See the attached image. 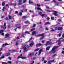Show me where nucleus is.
<instances>
[{"mask_svg": "<svg viewBox=\"0 0 64 64\" xmlns=\"http://www.w3.org/2000/svg\"><path fill=\"white\" fill-rule=\"evenodd\" d=\"M55 30L52 29L50 30L51 32H55L56 30H62L63 28L61 26H56L55 28Z\"/></svg>", "mask_w": 64, "mask_h": 64, "instance_id": "nucleus-1", "label": "nucleus"}, {"mask_svg": "<svg viewBox=\"0 0 64 64\" xmlns=\"http://www.w3.org/2000/svg\"><path fill=\"white\" fill-rule=\"evenodd\" d=\"M58 46H55L53 47L52 48V50L51 51L52 52H53L52 53L54 54V53L56 52V50L55 49H57L58 48Z\"/></svg>", "mask_w": 64, "mask_h": 64, "instance_id": "nucleus-2", "label": "nucleus"}, {"mask_svg": "<svg viewBox=\"0 0 64 64\" xmlns=\"http://www.w3.org/2000/svg\"><path fill=\"white\" fill-rule=\"evenodd\" d=\"M52 12L54 13L53 14L55 16H58V14H57V13H58V12L56 11H52Z\"/></svg>", "mask_w": 64, "mask_h": 64, "instance_id": "nucleus-3", "label": "nucleus"}, {"mask_svg": "<svg viewBox=\"0 0 64 64\" xmlns=\"http://www.w3.org/2000/svg\"><path fill=\"white\" fill-rule=\"evenodd\" d=\"M44 35V34H38V36H42V37L40 38V40H42L43 38H44V36H43Z\"/></svg>", "mask_w": 64, "mask_h": 64, "instance_id": "nucleus-4", "label": "nucleus"}, {"mask_svg": "<svg viewBox=\"0 0 64 64\" xmlns=\"http://www.w3.org/2000/svg\"><path fill=\"white\" fill-rule=\"evenodd\" d=\"M22 0H19L18 1V4L19 5H22L23 3L22 2Z\"/></svg>", "mask_w": 64, "mask_h": 64, "instance_id": "nucleus-5", "label": "nucleus"}, {"mask_svg": "<svg viewBox=\"0 0 64 64\" xmlns=\"http://www.w3.org/2000/svg\"><path fill=\"white\" fill-rule=\"evenodd\" d=\"M5 38H8L9 37V34H5Z\"/></svg>", "mask_w": 64, "mask_h": 64, "instance_id": "nucleus-6", "label": "nucleus"}, {"mask_svg": "<svg viewBox=\"0 0 64 64\" xmlns=\"http://www.w3.org/2000/svg\"><path fill=\"white\" fill-rule=\"evenodd\" d=\"M42 51V49H40V50L38 52V55H40L41 53V52Z\"/></svg>", "mask_w": 64, "mask_h": 64, "instance_id": "nucleus-7", "label": "nucleus"}, {"mask_svg": "<svg viewBox=\"0 0 64 64\" xmlns=\"http://www.w3.org/2000/svg\"><path fill=\"white\" fill-rule=\"evenodd\" d=\"M23 48L24 49V52H26V48L25 47H24Z\"/></svg>", "mask_w": 64, "mask_h": 64, "instance_id": "nucleus-8", "label": "nucleus"}, {"mask_svg": "<svg viewBox=\"0 0 64 64\" xmlns=\"http://www.w3.org/2000/svg\"><path fill=\"white\" fill-rule=\"evenodd\" d=\"M37 34V32L36 31H34L32 33V35H34V34Z\"/></svg>", "mask_w": 64, "mask_h": 64, "instance_id": "nucleus-9", "label": "nucleus"}, {"mask_svg": "<svg viewBox=\"0 0 64 64\" xmlns=\"http://www.w3.org/2000/svg\"><path fill=\"white\" fill-rule=\"evenodd\" d=\"M54 61H55V60H50L48 62V63H51L52 62H54Z\"/></svg>", "mask_w": 64, "mask_h": 64, "instance_id": "nucleus-10", "label": "nucleus"}, {"mask_svg": "<svg viewBox=\"0 0 64 64\" xmlns=\"http://www.w3.org/2000/svg\"><path fill=\"white\" fill-rule=\"evenodd\" d=\"M19 44V41L18 40H17L16 42V45L17 46V45H18Z\"/></svg>", "mask_w": 64, "mask_h": 64, "instance_id": "nucleus-11", "label": "nucleus"}, {"mask_svg": "<svg viewBox=\"0 0 64 64\" xmlns=\"http://www.w3.org/2000/svg\"><path fill=\"white\" fill-rule=\"evenodd\" d=\"M34 44V42H32V43L30 44V46H33V45Z\"/></svg>", "mask_w": 64, "mask_h": 64, "instance_id": "nucleus-12", "label": "nucleus"}, {"mask_svg": "<svg viewBox=\"0 0 64 64\" xmlns=\"http://www.w3.org/2000/svg\"><path fill=\"white\" fill-rule=\"evenodd\" d=\"M26 57H24V56H21V58L22 59H26Z\"/></svg>", "mask_w": 64, "mask_h": 64, "instance_id": "nucleus-13", "label": "nucleus"}, {"mask_svg": "<svg viewBox=\"0 0 64 64\" xmlns=\"http://www.w3.org/2000/svg\"><path fill=\"white\" fill-rule=\"evenodd\" d=\"M57 56V54H54V55L52 56V57L53 58H54V57H55V56Z\"/></svg>", "mask_w": 64, "mask_h": 64, "instance_id": "nucleus-14", "label": "nucleus"}, {"mask_svg": "<svg viewBox=\"0 0 64 64\" xmlns=\"http://www.w3.org/2000/svg\"><path fill=\"white\" fill-rule=\"evenodd\" d=\"M16 52V50H12L11 51V52L12 53V52Z\"/></svg>", "mask_w": 64, "mask_h": 64, "instance_id": "nucleus-15", "label": "nucleus"}, {"mask_svg": "<svg viewBox=\"0 0 64 64\" xmlns=\"http://www.w3.org/2000/svg\"><path fill=\"white\" fill-rule=\"evenodd\" d=\"M48 42H47L46 44H45V45L47 46H48Z\"/></svg>", "mask_w": 64, "mask_h": 64, "instance_id": "nucleus-16", "label": "nucleus"}, {"mask_svg": "<svg viewBox=\"0 0 64 64\" xmlns=\"http://www.w3.org/2000/svg\"><path fill=\"white\" fill-rule=\"evenodd\" d=\"M39 49H40L39 48H37L36 49L34 50V51H37L39 50Z\"/></svg>", "mask_w": 64, "mask_h": 64, "instance_id": "nucleus-17", "label": "nucleus"}, {"mask_svg": "<svg viewBox=\"0 0 64 64\" xmlns=\"http://www.w3.org/2000/svg\"><path fill=\"white\" fill-rule=\"evenodd\" d=\"M29 55L30 56H33V55H34V53H30L29 54Z\"/></svg>", "mask_w": 64, "mask_h": 64, "instance_id": "nucleus-18", "label": "nucleus"}, {"mask_svg": "<svg viewBox=\"0 0 64 64\" xmlns=\"http://www.w3.org/2000/svg\"><path fill=\"white\" fill-rule=\"evenodd\" d=\"M5 4L4 2H2V6H4L5 5Z\"/></svg>", "mask_w": 64, "mask_h": 64, "instance_id": "nucleus-19", "label": "nucleus"}, {"mask_svg": "<svg viewBox=\"0 0 64 64\" xmlns=\"http://www.w3.org/2000/svg\"><path fill=\"white\" fill-rule=\"evenodd\" d=\"M51 19L52 20H54V17H51Z\"/></svg>", "mask_w": 64, "mask_h": 64, "instance_id": "nucleus-20", "label": "nucleus"}, {"mask_svg": "<svg viewBox=\"0 0 64 64\" xmlns=\"http://www.w3.org/2000/svg\"><path fill=\"white\" fill-rule=\"evenodd\" d=\"M24 33H27V34H30L29 32H25Z\"/></svg>", "mask_w": 64, "mask_h": 64, "instance_id": "nucleus-21", "label": "nucleus"}, {"mask_svg": "<svg viewBox=\"0 0 64 64\" xmlns=\"http://www.w3.org/2000/svg\"><path fill=\"white\" fill-rule=\"evenodd\" d=\"M37 9L38 10H41V11H42V10H41V9L40 8H37Z\"/></svg>", "mask_w": 64, "mask_h": 64, "instance_id": "nucleus-22", "label": "nucleus"}, {"mask_svg": "<svg viewBox=\"0 0 64 64\" xmlns=\"http://www.w3.org/2000/svg\"><path fill=\"white\" fill-rule=\"evenodd\" d=\"M18 14L19 15H20V16H21L22 15V12H20Z\"/></svg>", "mask_w": 64, "mask_h": 64, "instance_id": "nucleus-23", "label": "nucleus"}, {"mask_svg": "<svg viewBox=\"0 0 64 64\" xmlns=\"http://www.w3.org/2000/svg\"><path fill=\"white\" fill-rule=\"evenodd\" d=\"M41 16H42V17H44V14H42L41 15Z\"/></svg>", "mask_w": 64, "mask_h": 64, "instance_id": "nucleus-24", "label": "nucleus"}, {"mask_svg": "<svg viewBox=\"0 0 64 64\" xmlns=\"http://www.w3.org/2000/svg\"><path fill=\"white\" fill-rule=\"evenodd\" d=\"M25 46H26V47H27L28 48H29V46H28V45L27 44L25 45Z\"/></svg>", "mask_w": 64, "mask_h": 64, "instance_id": "nucleus-25", "label": "nucleus"}, {"mask_svg": "<svg viewBox=\"0 0 64 64\" xmlns=\"http://www.w3.org/2000/svg\"><path fill=\"white\" fill-rule=\"evenodd\" d=\"M5 58V56H2L1 58Z\"/></svg>", "mask_w": 64, "mask_h": 64, "instance_id": "nucleus-26", "label": "nucleus"}, {"mask_svg": "<svg viewBox=\"0 0 64 64\" xmlns=\"http://www.w3.org/2000/svg\"><path fill=\"white\" fill-rule=\"evenodd\" d=\"M58 45H60L61 44V42L60 41H59L58 42Z\"/></svg>", "mask_w": 64, "mask_h": 64, "instance_id": "nucleus-27", "label": "nucleus"}, {"mask_svg": "<svg viewBox=\"0 0 64 64\" xmlns=\"http://www.w3.org/2000/svg\"><path fill=\"white\" fill-rule=\"evenodd\" d=\"M24 23H25V24H27L28 23V21H25L24 22Z\"/></svg>", "mask_w": 64, "mask_h": 64, "instance_id": "nucleus-28", "label": "nucleus"}, {"mask_svg": "<svg viewBox=\"0 0 64 64\" xmlns=\"http://www.w3.org/2000/svg\"><path fill=\"white\" fill-rule=\"evenodd\" d=\"M36 59V58H32V60H35Z\"/></svg>", "mask_w": 64, "mask_h": 64, "instance_id": "nucleus-29", "label": "nucleus"}, {"mask_svg": "<svg viewBox=\"0 0 64 64\" xmlns=\"http://www.w3.org/2000/svg\"><path fill=\"white\" fill-rule=\"evenodd\" d=\"M21 56H18V57L17 58L18 59L19 58H21Z\"/></svg>", "mask_w": 64, "mask_h": 64, "instance_id": "nucleus-30", "label": "nucleus"}, {"mask_svg": "<svg viewBox=\"0 0 64 64\" xmlns=\"http://www.w3.org/2000/svg\"><path fill=\"white\" fill-rule=\"evenodd\" d=\"M7 62L8 63H9V64H11V63H12V62L10 61H8Z\"/></svg>", "mask_w": 64, "mask_h": 64, "instance_id": "nucleus-31", "label": "nucleus"}, {"mask_svg": "<svg viewBox=\"0 0 64 64\" xmlns=\"http://www.w3.org/2000/svg\"><path fill=\"white\" fill-rule=\"evenodd\" d=\"M17 28H18V29H20V28H21V26H20L18 27Z\"/></svg>", "mask_w": 64, "mask_h": 64, "instance_id": "nucleus-32", "label": "nucleus"}, {"mask_svg": "<svg viewBox=\"0 0 64 64\" xmlns=\"http://www.w3.org/2000/svg\"><path fill=\"white\" fill-rule=\"evenodd\" d=\"M2 64H7V63L3 62L2 63Z\"/></svg>", "mask_w": 64, "mask_h": 64, "instance_id": "nucleus-33", "label": "nucleus"}, {"mask_svg": "<svg viewBox=\"0 0 64 64\" xmlns=\"http://www.w3.org/2000/svg\"><path fill=\"white\" fill-rule=\"evenodd\" d=\"M8 45V44L7 43H6L4 44V45L5 46H7V45Z\"/></svg>", "mask_w": 64, "mask_h": 64, "instance_id": "nucleus-34", "label": "nucleus"}, {"mask_svg": "<svg viewBox=\"0 0 64 64\" xmlns=\"http://www.w3.org/2000/svg\"><path fill=\"white\" fill-rule=\"evenodd\" d=\"M52 2H54V3H56V1L55 0H53Z\"/></svg>", "mask_w": 64, "mask_h": 64, "instance_id": "nucleus-35", "label": "nucleus"}, {"mask_svg": "<svg viewBox=\"0 0 64 64\" xmlns=\"http://www.w3.org/2000/svg\"><path fill=\"white\" fill-rule=\"evenodd\" d=\"M48 50V46L46 48V50L47 51V50Z\"/></svg>", "mask_w": 64, "mask_h": 64, "instance_id": "nucleus-36", "label": "nucleus"}, {"mask_svg": "<svg viewBox=\"0 0 64 64\" xmlns=\"http://www.w3.org/2000/svg\"><path fill=\"white\" fill-rule=\"evenodd\" d=\"M44 57H42V61H44Z\"/></svg>", "mask_w": 64, "mask_h": 64, "instance_id": "nucleus-37", "label": "nucleus"}, {"mask_svg": "<svg viewBox=\"0 0 64 64\" xmlns=\"http://www.w3.org/2000/svg\"><path fill=\"white\" fill-rule=\"evenodd\" d=\"M38 13L40 15H41L42 14V12H38Z\"/></svg>", "mask_w": 64, "mask_h": 64, "instance_id": "nucleus-38", "label": "nucleus"}, {"mask_svg": "<svg viewBox=\"0 0 64 64\" xmlns=\"http://www.w3.org/2000/svg\"><path fill=\"white\" fill-rule=\"evenodd\" d=\"M26 2V0H23V2L24 3H25Z\"/></svg>", "mask_w": 64, "mask_h": 64, "instance_id": "nucleus-39", "label": "nucleus"}, {"mask_svg": "<svg viewBox=\"0 0 64 64\" xmlns=\"http://www.w3.org/2000/svg\"><path fill=\"white\" fill-rule=\"evenodd\" d=\"M38 46H39V44H36V47H38Z\"/></svg>", "mask_w": 64, "mask_h": 64, "instance_id": "nucleus-40", "label": "nucleus"}, {"mask_svg": "<svg viewBox=\"0 0 64 64\" xmlns=\"http://www.w3.org/2000/svg\"><path fill=\"white\" fill-rule=\"evenodd\" d=\"M3 31H4L2 30H0V33H2V32H3Z\"/></svg>", "mask_w": 64, "mask_h": 64, "instance_id": "nucleus-41", "label": "nucleus"}, {"mask_svg": "<svg viewBox=\"0 0 64 64\" xmlns=\"http://www.w3.org/2000/svg\"><path fill=\"white\" fill-rule=\"evenodd\" d=\"M8 58L9 60H11V58L10 57H8Z\"/></svg>", "mask_w": 64, "mask_h": 64, "instance_id": "nucleus-42", "label": "nucleus"}, {"mask_svg": "<svg viewBox=\"0 0 64 64\" xmlns=\"http://www.w3.org/2000/svg\"><path fill=\"white\" fill-rule=\"evenodd\" d=\"M4 27H5V26H6V23L5 22L4 23Z\"/></svg>", "mask_w": 64, "mask_h": 64, "instance_id": "nucleus-43", "label": "nucleus"}, {"mask_svg": "<svg viewBox=\"0 0 64 64\" xmlns=\"http://www.w3.org/2000/svg\"><path fill=\"white\" fill-rule=\"evenodd\" d=\"M26 16H23L22 17V18H26Z\"/></svg>", "mask_w": 64, "mask_h": 64, "instance_id": "nucleus-44", "label": "nucleus"}, {"mask_svg": "<svg viewBox=\"0 0 64 64\" xmlns=\"http://www.w3.org/2000/svg\"><path fill=\"white\" fill-rule=\"evenodd\" d=\"M36 6H37L38 7H40V5L37 4L36 5Z\"/></svg>", "mask_w": 64, "mask_h": 64, "instance_id": "nucleus-45", "label": "nucleus"}, {"mask_svg": "<svg viewBox=\"0 0 64 64\" xmlns=\"http://www.w3.org/2000/svg\"><path fill=\"white\" fill-rule=\"evenodd\" d=\"M10 53H8L7 54V55H6V56H9V55H10Z\"/></svg>", "mask_w": 64, "mask_h": 64, "instance_id": "nucleus-46", "label": "nucleus"}, {"mask_svg": "<svg viewBox=\"0 0 64 64\" xmlns=\"http://www.w3.org/2000/svg\"><path fill=\"white\" fill-rule=\"evenodd\" d=\"M19 41L20 42H22V40L20 39L19 40Z\"/></svg>", "mask_w": 64, "mask_h": 64, "instance_id": "nucleus-47", "label": "nucleus"}, {"mask_svg": "<svg viewBox=\"0 0 64 64\" xmlns=\"http://www.w3.org/2000/svg\"><path fill=\"white\" fill-rule=\"evenodd\" d=\"M8 28H10V25H9L8 26Z\"/></svg>", "mask_w": 64, "mask_h": 64, "instance_id": "nucleus-48", "label": "nucleus"}, {"mask_svg": "<svg viewBox=\"0 0 64 64\" xmlns=\"http://www.w3.org/2000/svg\"><path fill=\"white\" fill-rule=\"evenodd\" d=\"M35 30V28H33L31 30V31H33V30Z\"/></svg>", "mask_w": 64, "mask_h": 64, "instance_id": "nucleus-49", "label": "nucleus"}, {"mask_svg": "<svg viewBox=\"0 0 64 64\" xmlns=\"http://www.w3.org/2000/svg\"><path fill=\"white\" fill-rule=\"evenodd\" d=\"M39 44V46H41L42 45V44L40 43Z\"/></svg>", "mask_w": 64, "mask_h": 64, "instance_id": "nucleus-50", "label": "nucleus"}, {"mask_svg": "<svg viewBox=\"0 0 64 64\" xmlns=\"http://www.w3.org/2000/svg\"><path fill=\"white\" fill-rule=\"evenodd\" d=\"M5 19L6 20H8V18H7V17H6Z\"/></svg>", "mask_w": 64, "mask_h": 64, "instance_id": "nucleus-51", "label": "nucleus"}, {"mask_svg": "<svg viewBox=\"0 0 64 64\" xmlns=\"http://www.w3.org/2000/svg\"><path fill=\"white\" fill-rule=\"evenodd\" d=\"M44 63H46V62H47V61L44 60Z\"/></svg>", "mask_w": 64, "mask_h": 64, "instance_id": "nucleus-52", "label": "nucleus"}, {"mask_svg": "<svg viewBox=\"0 0 64 64\" xmlns=\"http://www.w3.org/2000/svg\"><path fill=\"white\" fill-rule=\"evenodd\" d=\"M9 18L10 19H11V16H9Z\"/></svg>", "mask_w": 64, "mask_h": 64, "instance_id": "nucleus-53", "label": "nucleus"}, {"mask_svg": "<svg viewBox=\"0 0 64 64\" xmlns=\"http://www.w3.org/2000/svg\"><path fill=\"white\" fill-rule=\"evenodd\" d=\"M47 24H48V22H46V23L45 24V25H47Z\"/></svg>", "mask_w": 64, "mask_h": 64, "instance_id": "nucleus-54", "label": "nucleus"}, {"mask_svg": "<svg viewBox=\"0 0 64 64\" xmlns=\"http://www.w3.org/2000/svg\"><path fill=\"white\" fill-rule=\"evenodd\" d=\"M58 36L59 37H60L61 36V34H58Z\"/></svg>", "mask_w": 64, "mask_h": 64, "instance_id": "nucleus-55", "label": "nucleus"}, {"mask_svg": "<svg viewBox=\"0 0 64 64\" xmlns=\"http://www.w3.org/2000/svg\"><path fill=\"white\" fill-rule=\"evenodd\" d=\"M3 28L4 29H6V27L5 26V27H3Z\"/></svg>", "mask_w": 64, "mask_h": 64, "instance_id": "nucleus-56", "label": "nucleus"}, {"mask_svg": "<svg viewBox=\"0 0 64 64\" xmlns=\"http://www.w3.org/2000/svg\"><path fill=\"white\" fill-rule=\"evenodd\" d=\"M62 54H64V51H62Z\"/></svg>", "mask_w": 64, "mask_h": 64, "instance_id": "nucleus-57", "label": "nucleus"}, {"mask_svg": "<svg viewBox=\"0 0 64 64\" xmlns=\"http://www.w3.org/2000/svg\"><path fill=\"white\" fill-rule=\"evenodd\" d=\"M4 34V33H3V32L1 34V35H3Z\"/></svg>", "mask_w": 64, "mask_h": 64, "instance_id": "nucleus-58", "label": "nucleus"}, {"mask_svg": "<svg viewBox=\"0 0 64 64\" xmlns=\"http://www.w3.org/2000/svg\"><path fill=\"white\" fill-rule=\"evenodd\" d=\"M32 37L30 38V40H32Z\"/></svg>", "mask_w": 64, "mask_h": 64, "instance_id": "nucleus-59", "label": "nucleus"}, {"mask_svg": "<svg viewBox=\"0 0 64 64\" xmlns=\"http://www.w3.org/2000/svg\"><path fill=\"white\" fill-rule=\"evenodd\" d=\"M19 26V24H16L15 25L16 26Z\"/></svg>", "mask_w": 64, "mask_h": 64, "instance_id": "nucleus-60", "label": "nucleus"}, {"mask_svg": "<svg viewBox=\"0 0 64 64\" xmlns=\"http://www.w3.org/2000/svg\"><path fill=\"white\" fill-rule=\"evenodd\" d=\"M44 40L42 41V43H44Z\"/></svg>", "mask_w": 64, "mask_h": 64, "instance_id": "nucleus-61", "label": "nucleus"}, {"mask_svg": "<svg viewBox=\"0 0 64 64\" xmlns=\"http://www.w3.org/2000/svg\"><path fill=\"white\" fill-rule=\"evenodd\" d=\"M48 44H50L51 43V42H50V41H48Z\"/></svg>", "mask_w": 64, "mask_h": 64, "instance_id": "nucleus-62", "label": "nucleus"}, {"mask_svg": "<svg viewBox=\"0 0 64 64\" xmlns=\"http://www.w3.org/2000/svg\"><path fill=\"white\" fill-rule=\"evenodd\" d=\"M36 25L35 24H34V25H33V27H35Z\"/></svg>", "mask_w": 64, "mask_h": 64, "instance_id": "nucleus-63", "label": "nucleus"}, {"mask_svg": "<svg viewBox=\"0 0 64 64\" xmlns=\"http://www.w3.org/2000/svg\"><path fill=\"white\" fill-rule=\"evenodd\" d=\"M46 30H48V28H45Z\"/></svg>", "mask_w": 64, "mask_h": 64, "instance_id": "nucleus-64", "label": "nucleus"}]
</instances>
